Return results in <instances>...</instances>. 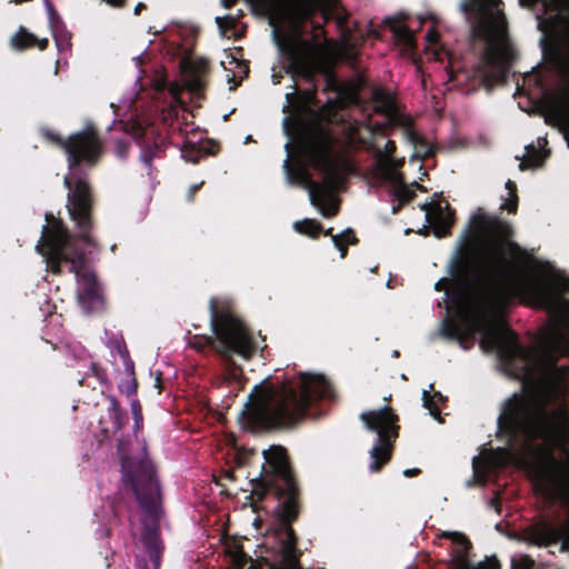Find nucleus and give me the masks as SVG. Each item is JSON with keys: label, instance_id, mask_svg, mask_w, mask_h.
<instances>
[{"label": "nucleus", "instance_id": "dca6fc26", "mask_svg": "<svg viewBox=\"0 0 569 569\" xmlns=\"http://www.w3.org/2000/svg\"><path fill=\"white\" fill-rule=\"evenodd\" d=\"M420 208L426 211V220L437 238L441 239L451 234V228L456 222V212L449 203L442 207L439 202H430L421 204Z\"/></svg>", "mask_w": 569, "mask_h": 569}, {"label": "nucleus", "instance_id": "c9c22d12", "mask_svg": "<svg viewBox=\"0 0 569 569\" xmlns=\"http://www.w3.org/2000/svg\"><path fill=\"white\" fill-rule=\"evenodd\" d=\"M132 377L119 385V389L122 393H126L128 397L136 395L138 389V382L133 377V372H131Z\"/></svg>", "mask_w": 569, "mask_h": 569}, {"label": "nucleus", "instance_id": "680f3d73", "mask_svg": "<svg viewBox=\"0 0 569 569\" xmlns=\"http://www.w3.org/2000/svg\"><path fill=\"white\" fill-rule=\"evenodd\" d=\"M272 78H276L274 83H279L280 82L279 77H276V74H272Z\"/></svg>", "mask_w": 569, "mask_h": 569}, {"label": "nucleus", "instance_id": "f257e3e1", "mask_svg": "<svg viewBox=\"0 0 569 569\" xmlns=\"http://www.w3.org/2000/svg\"><path fill=\"white\" fill-rule=\"evenodd\" d=\"M451 280L441 278L435 284L437 291H446L457 319L443 322L445 337L457 340L460 346L475 340L482 332L480 347L496 352L502 365L518 379L530 378L539 367L542 399L513 393L501 408L498 429L507 437L508 446L518 439L526 442L542 441L548 456L555 461L553 449L569 442V365H558L559 358L569 353V345L559 331L549 333L542 341L539 355L522 346L518 335L508 326L486 327L480 319L465 309L463 297L458 289L449 288Z\"/></svg>", "mask_w": 569, "mask_h": 569}, {"label": "nucleus", "instance_id": "a878e982", "mask_svg": "<svg viewBox=\"0 0 569 569\" xmlns=\"http://www.w3.org/2000/svg\"><path fill=\"white\" fill-rule=\"evenodd\" d=\"M332 242L339 250L340 257L345 259L348 254V244H357L359 239L356 237L353 230L348 228L343 232L332 236Z\"/></svg>", "mask_w": 569, "mask_h": 569}, {"label": "nucleus", "instance_id": "e433bc0d", "mask_svg": "<svg viewBox=\"0 0 569 569\" xmlns=\"http://www.w3.org/2000/svg\"><path fill=\"white\" fill-rule=\"evenodd\" d=\"M131 412L134 420L136 429H139L142 425L143 416H142V406L138 399H133L131 401Z\"/></svg>", "mask_w": 569, "mask_h": 569}, {"label": "nucleus", "instance_id": "7ed1b4c3", "mask_svg": "<svg viewBox=\"0 0 569 569\" xmlns=\"http://www.w3.org/2000/svg\"><path fill=\"white\" fill-rule=\"evenodd\" d=\"M335 391L321 375L301 373L298 387L290 381L256 386L241 415L244 429L259 432L292 428L317 401L332 399Z\"/></svg>", "mask_w": 569, "mask_h": 569}, {"label": "nucleus", "instance_id": "69168bd1", "mask_svg": "<svg viewBox=\"0 0 569 569\" xmlns=\"http://www.w3.org/2000/svg\"><path fill=\"white\" fill-rule=\"evenodd\" d=\"M391 399V396L386 397L385 400L389 401Z\"/></svg>", "mask_w": 569, "mask_h": 569}, {"label": "nucleus", "instance_id": "0eeeda50", "mask_svg": "<svg viewBox=\"0 0 569 569\" xmlns=\"http://www.w3.org/2000/svg\"><path fill=\"white\" fill-rule=\"evenodd\" d=\"M460 8L465 14L476 16L471 24L472 36L486 43L481 53L482 66L479 68V77L482 86L491 90L496 84L507 82L509 71L517 59V52L508 38L503 2L465 0Z\"/></svg>", "mask_w": 569, "mask_h": 569}, {"label": "nucleus", "instance_id": "c85d7f7f", "mask_svg": "<svg viewBox=\"0 0 569 569\" xmlns=\"http://www.w3.org/2000/svg\"><path fill=\"white\" fill-rule=\"evenodd\" d=\"M527 154L519 164L520 170H527L529 168H536L542 164L543 159L540 151L533 146L529 144L526 147Z\"/></svg>", "mask_w": 569, "mask_h": 569}, {"label": "nucleus", "instance_id": "58836bf2", "mask_svg": "<svg viewBox=\"0 0 569 569\" xmlns=\"http://www.w3.org/2000/svg\"><path fill=\"white\" fill-rule=\"evenodd\" d=\"M325 91L327 92H337L339 91V82L336 74L331 71L326 72V87Z\"/></svg>", "mask_w": 569, "mask_h": 569}, {"label": "nucleus", "instance_id": "4468645a", "mask_svg": "<svg viewBox=\"0 0 569 569\" xmlns=\"http://www.w3.org/2000/svg\"><path fill=\"white\" fill-rule=\"evenodd\" d=\"M132 129L133 138L141 149L140 159L148 168H151L154 159L163 157L168 147L167 140L153 124L136 123Z\"/></svg>", "mask_w": 569, "mask_h": 569}, {"label": "nucleus", "instance_id": "09e8293b", "mask_svg": "<svg viewBox=\"0 0 569 569\" xmlns=\"http://www.w3.org/2000/svg\"><path fill=\"white\" fill-rule=\"evenodd\" d=\"M420 473H421V470L419 468L406 469L403 471V476L407 478L416 477V476H419Z\"/></svg>", "mask_w": 569, "mask_h": 569}, {"label": "nucleus", "instance_id": "6e6552de", "mask_svg": "<svg viewBox=\"0 0 569 569\" xmlns=\"http://www.w3.org/2000/svg\"><path fill=\"white\" fill-rule=\"evenodd\" d=\"M209 310L214 337L203 336L192 347L199 351L210 348L220 359L226 380L242 389L246 378L234 356L250 360L258 351V342L248 326L236 315L229 300L211 298Z\"/></svg>", "mask_w": 569, "mask_h": 569}, {"label": "nucleus", "instance_id": "6e6d98bb", "mask_svg": "<svg viewBox=\"0 0 569 569\" xmlns=\"http://www.w3.org/2000/svg\"><path fill=\"white\" fill-rule=\"evenodd\" d=\"M321 233H323L325 236H330L331 238H332V236H333V234H332V228H329V229H327V230H323V229H322V232H321Z\"/></svg>", "mask_w": 569, "mask_h": 569}, {"label": "nucleus", "instance_id": "b1692460", "mask_svg": "<svg viewBox=\"0 0 569 569\" xmlns=\"http://www.w3.org/2000/svg\"><path fill=\"white\" fill-rule=\"evenodd\" d=\"M109 405H108V416L112 422L113 431H120L124 425L127 423L128 416L127 412L120 407L119 401L114 396H106Z\"/></svg>", "mask_w": 569, "mask_h": 569}, {"label": "nucleus", "instance_id": "bb28decb", "mask_svg": "<svg viewBox=\"0 0 569 569\" xmlns=\"http://www.w3.org/2000/svg\"><path fill=\"white\" fill-rule=\"evenodd\" d=\"M295 230L312 239H318L322 232V224L315 219H303L293 224Z\"/></svg>", "mask_w": 569, "mask_h": 569}, {"label": "nucleus", "instance_id": "4be33fe9", "mask_svg": "<svg viewBox=\"0 0 569 569\" xmlns=\"http://www.w3.org/2000/svg\"><path fill=\"white\" fill-rule=\"evenodd\" d=\"M541 50L545 58L556 61L563 72L569 78V52L563 54L559 44L555 41H548L546 38L541 39Z\"/></svg>", "mask_w": 569, "mask_h": 569}, {"label": "nucleus", "instance_id": "412c9836", "mask_svg": "<svg viewBox=\"0 0 569 569\" xmlns=\"http://www.w3.org/2000/svg\"><path fill=\"white\" fill-rule=\"evenodd\" d=\"M10 44L14 50L24 51L27 49L38 47L39 50L44 51L49 46L47 38L39 39L33 33L29 32L24 27H20L19 30L11 37Z\"/></svg>", "mask_w": 569, "mask_h": 569}, {"label": "nucleus", "instance_id": "473e14b6", "mask_svg": "<svg viewBox=\"0 0 569 569\" xmlns=\"http://www.w3.org/2000/svg\"><path fill=\"white\" fill-rule=\"evenodd\" d=\"M46 7L48 10L49 24L56 33V31L63 27L62 19L50 0H46Z\"/></svg>", "mask_w": 569, "mask_h": 569}, {"label": "nucleus", "instance_id": "13d9d810", "mask_svg": "<svg viewBox=\"0 0 569 569\" xmlns=\"http://www.w3.org/2000/svg\"><path fill=\"white\" fill-rule=\"evenodd\" d=\"M164 87H166V83H164V82H162V83H159L158 89H159V90H163V89H164Z\"/></svg>", "mask_w": 569, "mask_h": 569}, {"label": "nucleus", "instance_id": "c756f323", "mask_svg": "<svg viewBox=\"0 0 569 569\" xmlns=\"http://www.w3.org/2000/svg\"><path fill=\"white\" fill-rule=\"evenodd\" d=\"M182 157L192 163H198L200 159L203 157L202 149L200 144L192 143L190 141L184 142L182 149Z\"/></svg>", "mask_w": 569, "mask_h": 569}, {"label": "nucleus", "instance_id": "0e129e2a", "mask_svg": "<svg viewBox=\"0 0 569 569\" xmlns=\"http://www.w3.org/2000/svg\"><path fill=\"white\" fill-rule=\"evenodd\" d=\"M415 184H416L419 189H422V186H421V184H419V183H417V182H415Z\"/></svg>", "mask_w": 569, "mask_h": 569}, {"label": "nucleus", "instance_id": "79ce46f5", "mask_svg": "<svg viewBox=\"0 0 569 569\" xmlns=\"http://www.w3.org/2000/svg\"><path fill=\"white\" fill-rule=\"evenodd\" d=\"M510 452L506 448H498L495 451V455L492 457L493 463L496 466H503L507 462V458L509 457Z\"/></svg>", "mask_w": 569, "mask_h": 569}, {"label": "nucleus", "instance_id": "49530a36", "mask_svg": "<svg viewBox=\"0 0 569 569\" xmlns=\"http://www.w3.org/2000/svg\"><path fill=\"white\" fill-rule=\"evenodd\" d=\"M203 182L192 184L188 190V200H192L194 198V194L200 190Z\"/></svg>", "mask_w": 569, "mask_h": 569}, {"label": "nucleus", "instance_id": "5701e85b", "mask_svg": "<svg viewBox=\"0 0 569 569\" xmlns=\"http://www.w3.org/2000/svg\"><path fill=\"white\" fill-rule=\"evenodd\" d=\"M186 86L188 90L197 96L203 94L206 90V66L191 64L187 73Z\"/></svg>", "mask_w": 569, "mask_h": 569}, {"label": "nucleus", "instance_id": "3c124183", "mask_svg": "<svg viewBox=\"0 0 569 569\" xmlns=\"http://www.w3.org/2000/svg\"><path fill=\"white\" fill-rule=\"evenodd\" d=\"M108 3L112 4V6H116V7H121L124 4L126 0H106Z\"/></svg>", "mask_w": 569, "mask_h": 569}, {"label": "nucleus", "instance_id": "37998d69", "mask_svg": "<svg viewBox=\"0 0 569 569\" xmlns=\"http://www.w3.org/2000/svg\"><path fill=\"white\" fill-rule=\"evenodd\" d=\"M54 39H56L57 47H58V49L60 51L64 50V49H70L71 48V37H70V34L60 36V37L54 36Z\"/></svg>", "mask_w": 569, "mask_h": 569}, {"label": "nucleus", "instance_id": "393cba45", "mask_svg": "<svg viewBox=\"0 0 569 569\" xmlns=\"http://www.w3.org/2000/svg\"><path fill=\"white\" fill-rule=\"evenodd\" d=\"M383 182H389L396 187L395 189V197L396 199L401 203H409L412 201L416 197V192L411 190L409 187H407L403 176L401 172L398 171L397 179H379Z\"/></svg>", "mask_w": 569, "mask_h": 569}, {"label": "nucleus", "instance_id": "2eb2a0df", "mask_svg": "<svg viewBox=\"0 0 569 569\" xmlns=\"http://www.w3.org/2000/svg\"><path fill=\"white\" fill-rule=\"evenodd\" d=\"M531 282L537 286L550 288L558 295V300L550 303H542L537 297L531 295H518L516 299L529 300L535 307L547 310L550 313L565 317L569 315V299L565 298L562 291L569 292V278H560L557 280H540L529 273Z\"/></svg>", "mask_w": 569, "mask_h": 569}, {"label": "nucleus", "instance_id": "9d476101", "mask_svg": "<svg viewBox=\"0 0 569 569\" xmlns=\"http://www.w3.org/2000/svg\"><path fill=\"white\" fill-rule=\"evenodd\" d=\"M336 143L335 136L323 126L308 129L300 138L302 153L317 171L325 174V186L309 181L310 202L320 210L325 218H331L338 213V206L326 203V198L328 191H333L343 182L335 158Z\"/></svg>", "mask_w": 569, "mask_h": 569}, {"label": "nucleus", "instance_id": "cd10ccee", "mask_svg": "<svg viewBox=\"0 0 569 569\" xmlns=\"http://www.w3.org/2000/svg\"><path fill=\"white\" fill-rule=\"evenodd\" d=\"M506 189L508 191V198L501 203L500 210H506L508 213H517L519 197L517 184L512 180L506 182Z\"/></svg>", "mask_w": 569, "mask_h": 569}, {"label": "nucleus", "instance_id": "4c0bfd02", "mask_svg": "<svg viewBox=\"0 0 569 569\" xmlns=\"http://www.w3.org/2000/svg\"><path fill=\"white\" fill-rule=\"evenodd\" d=\"M203 156H216L220 151V144L213 140H206L200 144Z\"/></svg>", "mask_w": 569, "mask_h": 569}, {"label": "nucleus", "instance_id": "2f4dec72", "mask_svg": "<svg viewBox=\"0 0 569 569\" xmlns=\"http://www.w3.org/2000/svg\"><path fill=\"white\" fill-rule=\"evenodd\" d=\"M232 562L237 569H244L248 565L250 568H254L252 558L243 551L241 546L233 552Z\"/></svg>", "mask_w": 569, "mask_h": 569}, {"label": "nucleus", "instance_id": "f704fd0d", "mask_svg": "<svg viewBox=\"0 0 569 569\" xmlns=\"http://www.w3.org/2000/svg\"><path fill=\"white\" fill-rule=\"evenodd\" d=\"M422 401H423V407L429 410V413L433 418L440 417V409L437 405V401L433 399V397H431V393L428 390H423Z\"/></svg>", "mask_w": 569, "mask_h": 569}, {"label": "nucleus", "instance_id": "a18cd8bd", "mask_svg": "<svg viewBox=\"0 0 569 569\" xmlns=\"http://www.w3.org/2000/svg\"><path fill=\"white\" fill-rule=\"evenodd\" d=\"M116 147L118 156L124 158L129 150V143L124 140H119Z\"/></svg>", "mask_w": 569, "mask_h": 569}, {"label": "nucleus", "instance_id": "e2e57ef3", "mask_svg": "<svg viewBox=\"0 0 569 569\" xmlns=\"http://www.w3.org/2000/svg\"><path fill=\"white\" fill-rule=\"evenodd\" d=\"M292 94H293V93H287V99H288V100H290V98H291V96H292Z\"/></svg>", "mask_w": 569, "mask_h": 569}, {"label": "nucleus", "instance_id": "c03bdc74", "mask_svg": "<svg viewBox=\"0 0 569 569\" xmlns=\"http://www.w3.org/2000/svg\"><path fill=\"white\" fill-rule=\"evenodd\" d=\"M406 136L408 140L413 144H417L421 141V137L411 127L406 129Z\"/></svg>", "mask_w": 569, "mask_h": 569}, {"label": "nucleus", "instance_id": "20e7f679", "mask_svg": "<svg viewBox=\"0 0 569 569\" xmlns=\"http://www.w3.org/2000/svg\"><path fill=\"white\" fill-rule=\"evenodd\" d=\"M69 173L63 179L68 189L67 209L79 237L93 244L96 197L87 170L96 168L104 153V142L93 124L67 137L64 149Z\"/></svg>", "mask_w": 569, "mask_h": 569}, {"label": "nucleus", "instance_id": "864d4df0", "mask_svg": "<svg viewBox=\"0 0 569 569\" xmlns=\"http://www.w3.org/2000/svg\"><path fill=\"white\" fill-rule=\"evenodd\" d=\"M146 8H147V7H146V4H144V3L139 2V3L136 6V8H134V13H136V14H139V13H140V11H141V10H143V9H146Z\"/></svg>", "mask_w": 569, "mask_h": 569}, {"label": "nucleus", "instance_id": "1a4fd4ad", "mask_svg": "<svg viewBox=\"0 0 569 569\" xmlns=\"http://www.w3.org/2000/svg\"><path fill=\"white\" fill-rule=\"evenodd\" d=\"M331 1L330 18L326 20L321 11H318L306 22L301 31L296 30L284 18L282 0H280L278 8L281 18L289 24L292 33H282L278 29H274L272 32L273 38L282 58L287 62L284 67L286 73L290 74L293 80L301 78L311 84V88L306 91L308 99L316 97V78L323 72V66L320 61L318 47L315 41H317L320 36L326 34L323 24L333 17V9L337 6V1Z\"/></svg>", "mask_w": 569, "mask_h": 569}, {"label": "nucleus", "instance_id": "6ab92c4d", "mask_svg": "<svg viewBox=\"0 0 569 569\" xmlns=\"http://www.w3.org/2000/svg\"><path fill=\"white\" fill-rule=\"evenodd\" d=\"M405 14L387 17L383 19V24L390 29L397 43L406 48H413L416 46L415 34L405 24Z\"/></svg>", "mask_w": 569, "mask_h": 569}, {"label": "nucleus", "instance_id": "bf43d9fd", "mask_svg": "<svg viewBox=\"0 0 569 569\" xmlns=\"http://www.w3.org/2000/svg\"><path fill=\"white\" fill-rule=\"evenodd\" d=\"M272 78H276L274 83H279L280 82L279 77H276V74H272Z\"/></svg>", "mask_w": 569, "mask_h": 569}, {"label": "nucleus", "instance_id": "8fccbe9b", "mask_svg": "<svg viewBox=\"0 0 569 569\" xmlns=\"http://www.w3.org/2000/svg\"><path fill=\"white\" fill-rule=\"evenodd\" d=\"M221 2L226 9H230L236 4L237 0H221Z\"/></svg>", "mask_w": 569, "mask_h": 569}, {"label": "nucleus", "instance_id": "72a5a7b5", "mask_svg": "<svg viewBox=\"0 0 569 569\" xmlns=\"http://www.w3.org/2000/svg\"><path fill=\"white\" fill-rule=\"evenodd\" d=\"M284 168L290 182H302L308 177L303 169L290 166L288 160L284 161Z\"/></svg>", "mask_w": 569, "mask_h": 569}, {"label": "nucleus", "instance_id": "603ef678", "mask_svg": "<svg viewBox=\"0 0 569 569\" xmlns=\"http://www.w3.org/2000/svg\"><path fill=\"white\" fill-rule=\"evenodd\" d=\"M403 206H405V203H401L398 201V203L392 207V213L393 214L398 213L402 209Z\"/></svg>", "mask_w": 569, "mask_h": 569}, {"label": "nucleus", "instance_id": "9b49d317", "mask_svg": "<svg viewBox=\"0 0 569 569\" xmlns=\"http://www.w3.org/2000/svg\"><path fill=\"white\" fill-rule=\"evenodd\" d=\"M360 419L368 430L378 435L377 443L370 451V470L379 472L391 459L395 441L399 437V417L391 407L385 406L362 412Z\"/></svg>", "mask_w": 569, "mask_h": 569}, {"label": "nucleus", "instance_id": "39448f33", "mask_svg": "<svg viewBox=\"0 0 569 569\" xmlns=\"http://www.w3.org/2000/svg\"><path fill=\"white\" fill-rule=\"evenodd\" d=\"M46 220L51 222L42 227V234L37 251L44 258L47 270L53 274L62 273V264H68L69 272L74 273L80 282L78 300L87 313L100 312L104 309V298L96 273L87 267L84 251L78 247L77 240L86 242L71 234L61 220H56L52 213H46ZM93 241H96L93 239ZM87 246H89L87 243ZM91 247L96 246L90 244Z\"/></svg>", "mask_w": 569, "mask_h": 569}, {"label": "nucleus", "instance_id": "7c9ffc66", "mask_svg": "<svg viewBox=\"0 0 569 569\" xmlns=\"http://www.w3.org/2000/svg\"><path fill=\"white\" fill-rule=\"evenodd\" d=\"M40 134L48 142L60 148L64 152L66 144H67V138H63L60 133H58L49 128H41Z\"/></svg>", "mask_w": 569, "mask_h": 569}, {"label": "nucleus", "instance_id": "de8ad7c7", "mask_svg": "<svg viewBox=\"0 0 569 569\" xmlns=\"http://www.w3.org/2000/svg\"><path fill=\"white\" fill-rule=\"evenodd\" d=\"M427 40L430 42V43H436L438 41V38H439V34L438 32L435 30V29H430L428 32H427Z\"/></svg>", "mask_w": 569, "mask_h": 569}, {"label": "nucleus", "instance_id": "f3484780", "mask_svg": "<svg viewBox=\"0 0 569 569\" xmlns=\"http://www.w3.org/2000/svg\"><path fill=\"white\" fill-rule=\"evenodd\" d=\"M397 150L396 142L388 140L383 149L378 148L375 143H369L367 151L371 152L375 159L372 167V176L376 179H397L396 171L397 159L395 153Z\"/></svg>", "mask_w": 569, "mask_h": 569}, {"label": "nucleus", "instance_id": "423d86ee", "mask_svg": "<svg viewBox=\"0 0 569 569\" xmlns=\"http://www.w3.org/2000/svg\"><path fill=\"white\" fill-rule=\"evenodd\" d=\"M124 440L119 439L117 452L120 456L122 482L126 490L133 492L148 519L142 522L141 541L150 562L137 559L136 569H160L163 542L160 538L161 489L152 461L143 455L129 456Z\"/></svg>", "mask_w": 569, "mask_h": 569}, {"label": "nucleus", "instance_id": "aec40b11", "mask_svg": "<svg viewBox=\"0 0 569 569\" xmlns=\"http://www.w3.org/2000/svg\"><path fill=\"white\" fill-rule=\"evenodd\" d=\"M78 383L82 387L91 388L96 390L101 389V393L104 395V388L109 383L108 375L104 368L100 363L89 360V365L83 375L78 379Z\"/></svg>", "mask_w": 569, "mask_h": 569}, {"label": "nucleus", "instance_id": "052dcab7", "mask_svg": "<svg viewBox=\"0 0 569 569\" xmlns=\"http://www.w3.org/2000/svg\"><path fill=\"white\" fill-rule=\"evenodd\" d=\"M272 78H276L274 83H279L280 82L279 77H276V74H272Z\"/></svg>", "mask_w": 569, "mask_h": 569}, {"label": "nucleus", "instance_id": "a19ab883", "mask_svg": "<svg viewBox=\"0 0 569 569\" xmlns=\"http://www.w3.org/2000/svg\"><path fill=\"white\" fill-rule=\"evenodd\" d=\"M486 482H487L486 473L481 472L479 470V468L476 466V463H473V478H472V480H469L467 482V486L471 487L473 483H477V485H480V486H485Z\"/></svg>", "mask_w": 569, "mask_h": 569}, {"label": "nucleus", "instance_id": "ea45409f", "mask_svg": "<svg viewBox=\"0 0 569 569\" xmlns=\"http://www.w3.org/2000/svg\"><path fill=\"white\" fill-rule=\"evenodd\" d=\"M216 22L222 32H224L228 29H233L236 27V20L231 16L217 17Z\"/></svg>", "mask_w": 569, "mask_h": 569}, {"label": "nucleus", "instance_id": "5fc2aeb1", "mask_svg": "<svg viewBox=\"0 0 569 569\" xmlns=\"http://www.w3.org/2000/svg\"><path fill=\"white\" fill-rule=\"evenodd\" d=\"M431 397H433V399H435L436 401H437V400H439V401L443 400V396H442V395H441V392H439V391H435V392L431 395Z\"/></svg>", "mask_w": 569, "mask_h": 569}, {"label": "nucleus", "instance_id": "4d7b16f0", "mask_svg": "<svg viewBox=\"0 0 569 569\" xmlns=\"http://www.w3.org/2000/svg\"><path fill=\"white\" fill-rule=\"evenodd\" d=\"M403 163H405V159L397 160L396 171H398V168L401 167Z\"/></svg>", "mask_w": 569, "mask_h": 569}, {"label": "nucleus", "instance_id": "f8f14e48", "mask_svg": "<svg viewBox=\"0 0 569 569\" xmlns=\"http://www.w3.org/2000/svg\"><path fill=\"white\" fill-rule=\"evenodd\" d=\"M282 12L287 21L301 31L308 20L318 11L328 20L330 18L331 0H282Z\"/></svg>", "mask_w": 569, "mask_h": 569}, {"label": "nucleus", "instance_id": "a211bd4d", "mask_svg": "<svg viewBox=\"0 0 569 569\" xmlns=\"http://www.w3.org/2000/svg\"><path fill=\"white\" fill-rule=\"evenodd\" d=\"M530 538L538 546H549L563 541L569 543V529L559 528L549 522H541L530 529Z\"/></svg>", "mask_w": 569, "mask_h": 569}, {"label": "nucleus", "instance_id": "f03ea898", "mask_svg": "<svg viewBox=\"0 0 569 569\" xmlns=\"http://www.w3.org/2000/svg\"><path fill=\"white\" fill-rule=\"evenodd\" d=\"M469 228L483 232L487 241L476 259H472V249L461 244L451 262L453 279L472 278L485 300L495 308L508 306L518 295L535 296L547 305L559 299L550 288L531 282L525 264L533 258L512 240L515 230L510 222L479 210L472 216Z\"/></svg>", "mask_w": 569, "mask_h": 569}, {"label": "nucleus", "instance_id": "ddd939ff", "mask_svg": "<svg viewBox=\"0 0 569 569\" xmlns=\"http://www.w3.org/2000/svg\"><path fill=\"white\" fill-rule=\"evenodd\" d=\"M441 538L449 539L455 548L451 551V562L456 569H500L501 565L497 557L492 556L486 561L473 565L469 558V552L472 548L471 541L468 537L458 531H442Z\"/></svg>", "mask_w": 569, "mask_h": 569}]
</instances>
